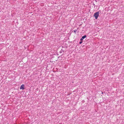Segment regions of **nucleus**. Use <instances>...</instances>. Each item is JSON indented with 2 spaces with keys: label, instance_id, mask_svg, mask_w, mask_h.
<instances>
[{
  "label": "nucleus",
  "instance_id": "obj_1",
  "mask_svg": "<svg viewBox=\"0 0 124 124\" xmlns=\"http://www.w3.org/2000/svg\"><path fill=\"white\" fill-rule=\"evenodd\" d=\"M99 12H97L95 13L94 15V16L95 17L96 19H97L99 16Z\"/></svg>",
  "mask_w": 124,
  "mask_h": 124
},
{
  "label": "nucleus",
  "instance_id": "obj_2",
  "mask_svg": "<svg viewBox=\"0 0 124 124\" xmlns=\"http://www.w3.org/2000/svg\"><path fill=\"white\" fill-rule=\"evenodd\" d=\"M24 85L23 84V85H22L20 87V89H24Z\"/></svg>",
  "mask_w": 124,
  "mask_h": 124
},
{
  "label": "nucleus",
  "instance_id": "obj_3",
  "mask_svg": "<svg viewBox=\"0 0 124 124\" xmlns=\"http://www.w3.org/2000/svg\"><path fill=\"white\" fill-rule=\"evenodd\" d=\"M86 37V36L85 35L82 37V38L83 39H85V38Z\"/></svg>",
  "mask_w": 124,
  "mask_h": 124
},
{
  "label": "nucleus",
  "instance_id": "obj_4",
  "mask_svg": "<svg viewBox=\"0 0 124 124\" xmlns=\"http://www.w3.org/2000/svg\"><path fill=\"white\" fill-rule=\"evenodd\" d=\"M83 40V39L82 38H81L80 39V40L81 41H82V40Z\"/></svg>",
  "mask_w": 124,
  "mask_h": 124
},
{
  "label": "nucleus",
  "instance_id": "obj_5",
  "mask_svg": "<svg viewBox=\"0 0 124 124\" xmlns=\"http://www.w3.org/2000/svg\"><path fill=\"white\" fill-rule=\"evenodd\" d=\"M82 43V41L80 42H79V44H81Z\"/></svg>",
  "mask_w": 124,
  "mask_h": 124
}]
</instances>
